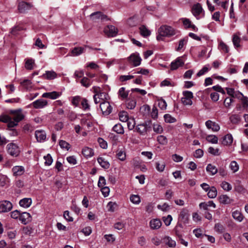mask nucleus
<instances>
[{
  "label": "nucleus",
  "mask_w": 248,
  "mask_h": 248,
  "mask_svg": "<svg viewBox=\"0 0 248 248\" xmlns=\"http://www.w3.org/2000/svg\"><path fill=\"white\" fill-rule=\"evenodd\" d=\"M47 105V101L46 100L40 99L33 102L30 106L36 109H40L44 108Z\"/></svg>",
  "instance_id": "14"
},
{
  "label": "nucleus",
  "mask_w": 248,
  "mask_h": 248,
  "mask_svg": "<svg viewBox=\"0 0 248 248\" xmlns=\"http://www.w3.org/2000/svg\"><path fill=\"white\" fill-rule=\"evenodd\" d=\"M151 115L154 119H156L158 118V109L155 106H154L152 108Z\"/></svg>",
  "instance_id": "57"
},
{
  "label": "nucleus",
  "mask_w": 248,
  "mask_h": 248,
  "mask_svg": "<svg viewBox=\"0 0 248 248\" xmlns=\"http://www.w3.org/2000/svg\"><path fill=\"white\" fill-rule=\"evenodd\" d=\"M220 202L223 204H230L232 202V200L226 195H222L219 197Z\"/></svg>",
  "instance_id": "35"
},
{
  "label": "nucleus",
  "mask_w": 248,
  "mask_h": 248,
  "mask_svg": "<svg viewBox=\"0 0 248 248\" xmlns=\"http://www.w3.org/2000/svg\"><path fill=\"white\" fill-rule=\"evenodd\" d=\"M148 127L146 123L138 124L136 126L134 131L140 135H145L147 132Z\"/></svg>",
  "instance_id": "13"
},
{
  "label": "nucleus",
  "mask_w": 248,
  "mask_h": 248,
  "mask_svg": "<svg viewBox=\"0 0 248 248\" xmlns=\"http://www.w3.org/2000/svg\"><path fill=\"white\" fill-rule=\"evenodd\" d=\"M240 38L239 36L237 34H234L232 38V42L235 47L240 46Z\"/></svg>",
  "instance_id": "45"
},
{
  "label": "nucleus",
  "mask_w": 248,
  "mask_h": 248,
  "mask_svg": "<svg viewBox=\"0 0 248 248\" xmlns=\"http://www.w3.org/2000/svg\"><path fill=\"white\" fill-rule=\"evenodd\" d=\"M215 229L216 231L219 233H222L224 231V226L220 223H217L215 224Z\"/></svg>",
  "instance_id": "62"
},
{
  "label": "nucleus",
  "mask_w": 248,
  "mask_h": 248,
  "mask_svg": "<svg viewBox=\"0 0 248 248\" xmlns=\"http://www.w3.org/2000/svg\"><path fill=\"white\" fill-rule=\"evenodd\" d=\"M150 227L152 230H157L159 229L161 225V220L157 218L152 219L150 221Z\"/></svg>",
  "instance_id": "18"
},
{
  "label": "nucleus",
  "mask_w": 248,
  "mask_h": 248,
  "mask_svg": "<svg viewBox=\"0 0 248 248\" xmlns=\"http://www.w3.org/2000/svg\"><path fill=\"white\" fill-rule=\"evenodd\" d=\"M206 140L212 143L216 144L217 143V137L214 135H209L206 137Z\"/></svg>",
  "instance_id": "51"
},
{
  "label": "nucleus",
  "mask_w": 248,
  "mask_h": 248,
  "mask_svg": "<svg viewBox=\"0 0 248 248\" xmlns=\"http://www.w3.org/2000/svg\"><path fill=\"white\" fill-rule=\"evenodd\" d=\"M31 203L32 200L31 198H24L19 202L20 206L24 208L29 207L31 205Z\"/></svg>",
  "instance_id": "27"
},
{
  "label": "nucleus",
  "mask_w": 248,
  "mask_h": 248,
  "mask_svg": "<svg viewBox=\"0 0 248 248\" xmlns=\"http://www.w3.org/2000/svg\"><path fill=\"white\" fill-rule=\"evenodd\" d=\"M164 241L166 245L170 248H174L176 246V242L169 236L164 238Z\"/></svg>",
  "instance_id": "36"
},
{
  "label": "nucleus",
  "mask_w": 248,
  "mask_h": 248,
  "mask_svg": "<svg viewBox=\"0 0 248 248\" xmlns=\"http://www.w3.org/2000/svg\"><path fill=\"white\" fill-rule=\"evenodd\" d=\"M128 60L131 64L136 67L140 64L141 59L140 57L139 54L135 53L132 54L128 58Z\"/></svg>",
  "instance_id": "6"
},
{
  "label": "nucleus",
  "mask_w": 248,
  "mask_h": 248,
  "mask_svg": "<svg viewBox=\"0 0 248 248\" xmlns=\"http://www.w3.org/2000/svg\"><path fill=\"white\" fill-rule=\"evenodd\" d=\"M31 7L30 3L24 1H21L19 2L18 5V9L19 12L21 13L26 12Z\"/></svg>",
  "instance_id": "16"
},
{
  "label": "nucleus",
  "mask_w": 248,
  "mask_h": 248,
  "mask_svg": "<svg viewBox=\"0 0 248 248\" xmlns=\"http://www.w3.org/2000/svg\"><path fill=\"white\" fill-rule=\"evenodd\" d=\"M220 49L225 53H228L229 49L228 46L223 42H221L219 44Z\"/></svg>",
  "instance_id": "64"
},
{
  "label": "nucleus",
  "mask_w": 248,
  "mask_h": 248,
  "mask_svg": "<svg viewBox=\"0 0 248 248\" xmlns=\"http://www.w3.org/2000/svg\"><path fill=\"white\" fill-rule=\"evenodd\" d=\"M59 145L62 149H64L68 151L71 148V146L69 143L63 140H61L59 141Z\"/></svg>",
  "instance_id": "43"
},
{
  "label": "nucleus",
  "mask_w": 248,
  "mask_h": 248,
  "mask_svg": "<svg viewBox=\"0 0 248 248\" xmlns=\"http://www.w3.org/2000/svg\"><path fill=\"white\" fill-rule=\"evenodd\" d=\"M233 141V138L231 134H228L225 135L222 140V143L224 145H231Z\"/></svg>",
  "instance_id": "30"
},
{
  "label": "nucleus",
  "mask_w": 248,
  "mask_h": 248,
  "mask_svg": "<svg viewBox=\"0 0 248 248\" xmlns=\"http://www.w3.org/2000/svg\"><path fill=\"white\" fill-rule=\"evenodd\" d=\"M230 168L233 172H236L239 170V166L235 161H232L231 162Z\"/></svg>",
  "instance_id": "47"
},
{
  "label": "nucleus",
  "mask_w": 248,
  "mask_h": 248,
  "mask_svg": "<svg viewBox=\"0 0 248 248\" xmlns=\"http://www.w3.org/2000/svg\"><path fill=\"white\" fill-rule=\"evenodd\" d=\"M57 76V73L54 71H46L43 77L45 79L52 80L56 78Z\"/></svg>",
  "instance_id": "24"
},
{
  "label": "nucleus",
  "mask_w": 248,
  "mask_h": 248,
  "mask_svg": "<svg viewBox=\"0 0 248 248\" xmlns=\"http://www.w3.org/2000/svg\"><path fill=\"white\" fill-rule=\"evenodd\" d=\"M44 158L45 160V165L50 166L52 164L53 159L50 154H48L44 156Z\"/></svg>",
  "instance_id": "52"
},
{
  "label": "nucleus",
  "mask_w": 248,
  "mask_h": 248,
  "mask_svg": "<svg viewBox=\"0 0 248 248\" xmlns=\"http://www.w3.org/2000/svg\"><path fill=\"white\" fill-rule=\"evenodd\" d=\"M116 155L117 158L121 161H124L126 158V153L124 149H118Z\"/></svg>",
  "instance_id": "31"
},
{
  "label": "nucleus",
  "mask_w": 248,
  "mask_h": 248,
  "mask_svg": "<svg viewBox=\"0 0 248 248\" xmlns=\"http://www.w3.org/2000/svg\"><path fill=\"white\" fill-rule=\"evenodd\" d=\"M119 116L120 120L123 122H126L130 118L128 113L124 111L120 112L119 114Z\"/></svg>",
  "instance_id": "38"
},
{
  "label": "nucleus",
  "mask_w": 248,
  "mask_h": 248,
  "mask_svg": "<svg viewBox=\"0 0 248 248\" xmlns=\"http://www.w3.org/2000/svg\"><path fill=\"white\" fill-rule=\"evenodd\" d=\"M118 94L120 99L124 100L127 98L129 91L126 90L124 87H121L119 89Z\"/></svg>",
  "instance_id": "23"
},
{
  "label": "nucleus",
  "mask_w": 248,
  "mask_h": 248,
  "mask_svg": "<svg viewBox=\"0 0 248 248\" xmlns=\"http://www.w3.org/2000/svg\"><path fill=\"white\" fill-rule=\"evenodd\" d=\"M19 220L23 224H26L31 221V217L29 213L23 212L21 213Z\"/></svg>",
  "instance_id": "19"
},
{
  "label": "nucleus",
  "mask_w": 248,
  "mask_h": 248,
  "mask_svg": "<svg viewBox=\"0 0 248 248\" xmlns=\"http://www.w3.org/2000/svg\"><path fill=\"white\" fill-rule=\"evenodd\" d=\"M12 171L14 176L18 177L23 175L25 170L23 166H16L13 167Z\"/></svg>",
  "instance_id": "15"
},
{
  "label": "nucleus",
  "mask_w": 248,
  "mask_h": 248,
  "mask_svg": "<svg viewBox=\"0 0 248 248\" xmlns=\"http://www.w3.org/2000/svg\"><path fill=\"white\" fill-rule=\"evenodd\" d=\"M221 187L226 191H229L232 188V186L229 183L226 181H223L221 184Z\"/></svg>",
  "instance_id": "49"
},
{
  "label": "nucleus",
  "mask_w": 248,
  "mask_h": 248,
  "mask_svg": "<svg viewBox=\"0 0 248 248\" xmlns=\"http://www.w3.org/2000/svg\"><path fill=\"white\" fill-rule=\"evenodd\" d=\"M8 153L12 156H17L19 154L18 147L15 143H10L7 145Z\"/></svg>",
  "instance_id": "7"
},
{
  "label": "nucleus",
  "mask_w": 248,
  "mask_h": 248,
  "mask_svg": "<svg viewBox=\"0 0 248 248\" xmlns=\"http://www.w3.org/2000/svg\"><path fill=\"white\" fill-rule=\"evenodd\" d=\"M112 130L117 134H123L124 133V127L120 124H116L113 127Z\"/></svg>",
  "instance_id": "34"
},
{
  "label": "nucleus",
  "mask_w": 248,
  "mask_h": 248,
  "mask_svg": "<svg viewBox=\"0 0 248 248\" xmlns=\"http://www.w3.org/2000/svg\"><path fill=\"white\" fill-rule=\"evenodd\" d=\"M183 25L185 26V28L188 29L190 28V26H191V21L188 18H183L181 19Z\"/></svg>",
  "instance_id": "59"
},
{
  "label": "nucleus",
  "mask_w": 248,
  "mask_h": 248,
  "mask_svg": "<svg viewBox=\"0 0 248 248\" xmlns=\"http://www.w3.org/2000/svg\"><path fill=\"white\" fill-rule=\"evenodd\" d=\"M206 170V171L212 175H214L217 172V168L211 164L207 165Z\"/></svg>",
  "instance_id": "32"
},
{
  "label": "nucleus",
  "mask_w": 248,
  "mask_h": 248,
  "mask_svg": "<svg viewBox=\"0 0 248 248\" xmlns=\"http://www.w3.org/2000/svg\"><path fill=\"white\" fill-rule=\"evenodd\" d=\"M233 218L238 222H241L244 218V216L240 211L238 210H235L232 212Z\"/></svg>",
  "instance_id": "25"
},
{
  "label": "nucleus",
  "mask_w": 248,
  "mask_h": 248,
  "mask_svg": "<svg viewBox=\"0 0 248 248\" xmlns=\"http://www.w3.org/2000/svg\"><path fill=\"white\" fill-rule=\"evenodd\" d=\"M172 220V217L171 215H169L166 217H163V220L166 226H169Z\"/></svg>",
  "instance_id": "61"
},
{
  "label": "nucleus",
  "mask_w": 248,
  "mask_h": 248,
  "mask_svg": "<svg viewBox=\"0 0 248 248\" xmlns=\"http://www.w3.org/2000/svg\"><path fill=\"white\" fill-rule=\"evenodd\" d=\"M192 13L197 19L204 16V11L202 5L198 3L194 4L192 8Z\"/></svg>",
  "instance_id": "3"
},
{
  "label": "nucleus",
  "mask_w": 248,
  "mask_h": 248,
  "mask_svg": "<svg viewBox=\"0 0 248 248\" xmlns=\"http://www.w3.org/2000/svg\"><path fill=\"white\" fill-rule=\"evenodd\" d=\"M158 32L159 35L157 36V39L160 40L162 37H171L175 35L178 31L170 26L163 25L159 28Z\"/></svg>",
  "instance_id": "1"
},
{
  "label": "nucleus",
  "mask_w": 248,
  "mask_h": 248,
  "mask_svg": "<svg viewBox=\"0 0 248 248\" xmlns=\"http://www.w3.org/2000/svg\"><path fill=\"white\" fill-rule=\"evenodd\" d=\"M157 106L161 110H164L167 108V104L164 99H160L157 100Z\"/></svg>",
  "instance_id": "42"
},
{
  "label": "nucleus",
  "mask_w": 248,
  "mask_h": 248,
  "mask_svg": "<svg viewBox=\"0 0 248 248\" xmlns=\"http://www.w3.org/2000/svg\"><path fill=\"white\" fill-rule=\"evenodd\" d=\"M127 23L131 27L135 26L138 23L137 19L135 17H130L127 20Z\"/></svg>",
  "instance_id": "53"
},
{
  "label": "nucleus",
  "mask_w": 248,
  "mask_h": 248,
  "mask_svg": "<svg viewBox=\"0 0 248 248\" xmlns=\"http://www.w3.org/2000/svg\"><path fill=\"white\" fill-rule=\"evenodd\" d=\"M104 31L105 33L108 36H115L118 32L117 29L112 25H108L104 28Z\"/></svg>",
  "instance_id": "12"
},
{
  "label": "nucleus",
  "mask_w": 248,
  "mask_h": 248,
  "mask_svg": "<svg viewBox=\"0 0 248 248\" xmlns=\"http://www.w3.org/2000/svg\"><path fill=\"white\" fill-rule=\"evenodd\" d=\"M117 204L115 202H109L107 204V208L108 211L114 212Z\"/></svg>",
  "instance_id": "60"
},
{
  "label": "nucleus",
  "mask_w": 248,
  "mask_h": 248,
  "mask_svg": "<svg viewBox=\"0 0 248 248\" xmlns=\"http://www.w3.org/2000/svg\"><path fill=\"white\" fill-rule=\"evenodd\" d=\"M207 195L210 198H214L217 196V190L214 186H212L208 190Z\"/></svg>",
  "instance_id": "39"
},
{
  "label": "nucleus",
  "mask_w": 248,
  "mask_h": 248,
  "mask_svg": "<svg viewBox=\"0 0 248 248\" xmlns=\"http://www.w3.org/2000/svg\"><path fill=\"white\" fill-rule=\"evenodd\" d=\"M21 84L27 89H29L31 87V82L29 79L24 80L21 82Z\"/></svg>",
  "instance_id": "58"
},
{
  "label": "nucleus",
  "mask_w": 248,
  "mask_h": 248,
  "mask_svg": "<svg viewBox=\"0 0 248 248\" xmlns=\"http://www.w3.org/2000/svg\"><path fill=\"white\" fill-rule=\"evenodd\" d=\"M240 119V116L238 114H233L230 118L231 122L234 124H238Z\"/></svg>",
  "instance_id": "46"
},
{
  "label": "nucleus",
  "mask_w": 248,
  "mask_h": 248,
  "mask_svg": "<svg viewBox=\"0 0 248 248\" xmlns=\"http://www.w3.org/2000/svg\"><path fill=\"white\" fill-rule=\"evenodd\" d=\"M97 161L99 165L104 169H108L109 168L110 164L108 161L102 157H99L97 158Z\"/></svg>",
  "instance_id": "28"
},
{
  "label": "nucleus",
  "mask_w": 248,
  "mask_h": 248,
  "mask_svg": "<svg viewBox=\"0 0 248 248\" xmlns=\"http://www.w3.org/2000/svg\"><path fill=\"white\" fill-rule=\"evenodd\" d=\"M100 108L102 114L104 115H108L112 110V107L108 101L102 102L100 104Z\"/></svg>",
  "instance_id": "8"
},
{
  "label": "nucleus",
  "mask_w": 248,
  "mask_h": 248,
  "mask_svg": "<svg viewBox=\"0 0 248 248\" xmlns=\"http://www.w3.org/2000/svg\"><path fill=\"white\" fill-rule=\"evenodd\" d=\"M34 63V61L33 60H32L31 59H27V60H26L25 67L27 69L31 70L33 68Z\"/></svg>",
  "instance_id": "40"
},
{
  "label": "nucleus",
  "mask_w": 248,
  "mask_h": 248,
  "mask_svg": "<svg viewBox=\"0 0 248 248\" xmlns=\"http://www.w3.org/2000/svg\"><path fill=\"white\" fill-rule=\"evenodd\" d=\"M91 19L94 22L103 21L107 19V16L104 15L101 12H96L90 15Z\"/></svg>",
  "instance_id": "9"
},
{
  "label": "nucleus",
  "mask_w": 248,
  "mask_h": 248,
  "mask_svg": "<svg viewBox=\"0 0 248 248\" xmlns=\"http://www.w3.org/2000/svg\"><path fill=\"white\" fill-rule=\"evenodd\" d=\"M130 201L135 204H138L140 202V197L138 195H132L130 198Z\"/></svg>",
  "instance_id": "44"
},
{
  "label": "nucleus",
  "mask_w": 248,
  "mask_h": 248,
  "mask_svg": "<svg viewBox=\"0 0 248 248\" xmlns=\"http://www.w3.org/2000/svg\"><path fill=\"white\" fill-rule=\"evenodd\" d=\"M212 207L213 208L216 207L215 203L212 201L207 202H202L200 203L199 207L201 209H203L205 211H208L209 207Z\"/></svg>",
  "instance_id": "17"
},
{
  "label": "nucleus",
  "mask_w": 248,
  "mask_h": 248,
  "mask_svg": "<svg viewBox=\"0 0 248 248\" xmlns=\"http://www.w3.org/2000/svg\"><path fill=\"white\" fill-rule=\"evenodd\" d=\"M82 153L86 158L91 157L93 155V150L88 147H84L82 149Z\"/></svg>",
  "instance_id": "26"
},
{
  "label": "nucleus",
  "mask_w": 248,
  "mask_h": 248,
  "mask_svg": "<svg viewBox=\"0 0 248 248\" xmlns=\"http://www.w3.org/2000/svg\"><path fill=\"white\" fill-rule=\"evenodd\" d=\"M21 213L17 210L12 211L11 213V217L14 219H18L20 217Z\"/></svg>",
  "instance_id": "63"
},
{
  "label": "nucleus",
  "mask_w": 248,
  "mask_h": 248,
  "mask_svg": "<svg viewBox=\"0 0 248 248\" xmlns=\"http://www.w3.org/2000/svg\"><path fill=\"white\" fill-rule=\"evenodd\" d=\"M35 136L36 140L38 142H43L45 141L46 139V134L43 130H36L35 132Z\"/></svg>",
  "instance_id": "20"
},
{
  "label": "nucleus",
  "mask_w": 248,
  "mask_h": 248,
  "mask_svg": "<svg viewBox=\"0 0 248 248\" xmlns=\"http://www.w3.org/2000/svg\"><path fill=\"white\" fill-rule=\"evenodd\" d=\"M184 97L182 98V103L185 105L190 106L192 104V99L193 98V93L188 91H184L183 92Z\"/></svg>",
  "instance_id": "4"
},
{
  "label": "nucleus",
  "mask_w": 248,
  "mask_h": 248,
  "mask_svg": "<svg viewBox=\"0 0 248 248\" xmlns=\"http://www.w3.org/2000/svg\"><path fill=\"white\" fill-rule=\"evenodd\" d=\"M82 86L85 87H88L91 85V80L86 77H84L80 81Z\"/></svg>",
  "instance_id": "54"
},
{
  "label": "nucleus",
  "mask_w": 248,
  "mask_h": 248,
  "mask_svg": "<svg viewBox=\"0 0 248 248\" xmlns=\"http://www.w3.org/2000/svg\"><path fill=\"white\" fill-rule=\"evenodd\" d=\"M153 130L156 133L160 134L163 132V129L161 125H160L159 124H153Z\"/></svg>",
  "instance_id": "50"
},
{
  "label": "nucleus",
  "mask_w": 248,
  "mask_h": 248,
  "mask_svg": "<svg viewBox=\"0 0 248 248\" xmlns=\"http://www.w3.org/2000/svg\"><path fill=\"white\" fill-rule=\"evenodd\" d=\"M184 56L179 57L175 60L172 62L170 64V69L171 70H175L179 67L183 66L184 64L185 61L183 60Z\"/></svg>",
  "instance_id": "11"
},
{
  "label": "nucleus",
  "mask_w": 248,
  "mask_h": 248,
  "mask_svg": "<svg viewBox=\"0 0 248 248\" xmlns=\"http://www.w3.org/2000/svg\"><path fill=\"white\" fill-rule=\"evenodd\" d=\"M84 52V48L79 47H75L71 51L72 55L74 56H77L79 55L82 54Z\"/></svg>",
  "instance_id": "41"
},
{
  "label": "nucleus",
  "mask_w": 248,
  "mask_h": 248,
  "mask_svg": "<svg viewBox=\"0 0 248 248\" xmlns=\"http://www.w3.org/2000/svg\"><path fill=\"white\" fill-rule=\"evenodd\" d=\"M127 122V128L129 130L135 128L136 122L133 118L130 117Z\"/></svg>",
  "instance_id": "37"
},
{
  "label": "nucleus",
  "mask_w": 248,
  "mask_h": 248,
  "mask_svg": "<svg viewBox=\"0 0 248 248\" xmlns=\"http://www.w3.org/2000/svg\"><path fill=\"white\" fill-rule=\"evenodd\" d=\"M157 141L162 145H166L168 143V140L166 137L163 135H160L157 137Z\"/></svg>",
  "instance_id": "55"
},
{
  "label": "nucleus",
  "mask_w": 248,
  "mask_h": 248,
  "mask_svg": "<svg viewBox=\"0 0 248 248\" xmlns=\"http://www.w3.org/2000/svg\"><path fill=\"white\" fill-rule=\"evenodd\" d=\"M165 121L166 123H173L176 122V120L169 114H165L164 116Z\"/></svg>",
  "instance_id": "48"
},
{
  "label": "nucleus",
  "mask_w": 248,
  "mask_h": 248,
  "mask_svg": "<svg viewBox=\"0 0 248 248\" xmlns=\"http://www.w3.org/2000/svg\"><path fill=\"white\" fill-rule=\"evenodd\" d=\"M9 113L13 115V120L18 123L22 121L24 118V115L22 113V110L21 109L10 110Z\"/></svg>",
  "instance_id": "10"
},
{
  "label": "nucleus",
  "mask_w": 248,
  "mask_h": 248,
  "mask_svg": "<svg viewBox=\"0 0 248 248\" xmlns=\"http://www.w3.org/2000/svg\"><path fill=\"white\" fill-rule=\"evenodd\" d=\"M187 40V39L185 38L181 39L179 42V45L176 48V50L178 51H181L184 45L186 44Z\"/></svg>",
  "instance_id": "56"
},
{
  "label": "nucleus",
  "mask_w": 248,
  "mask_h": 248,
  "mask_svg": "<svg viewBox=\"0 0 248 248\" xmlns=\"http://www.w3.org/2000/svg\"><path fill=\"white\" fill-rule=\"evenodd\" d=\"M99 98L100 103L104 101H108L109 98L108 94L105 92H101V93L94 94L93 95V99L94 102H97L96 98Z\"/></svg>",
  "instance_id": "22"
},
{
  "label": "nucleus",
  "mask_w": 248,
  "mask_h": 248,
  "mask_svg": "<svg viewBox=\"0 0 248 248\" xmlns=\"http://www.w3.org/2000/svg\"><path fill=\"white\" fill-rule=\"evenodd\" d=\"M205 125L208 129H211L213 131H218L220 129L219 125L215 122L208 120L205 122Z\"/></svg>",
  "instance_id": "21"
},
{
  "label": "nucleus",
  "mask_w": 248,
  "mask_h": 248,
  "mask_svg": "<svg viewBox=\"0 0 248 248\" xmlns=\"http://www.w3.org/2000/svg\"><path fill=\"white\" fill-rule=\"evenodd\" d=\"M140 33L144 37H148L151 34L150 30L144 25H141L139 28Z\"/></svg>",
  "instance_id": "29"
},
{
  "label": "nucleus",
  "mask_w": 248,
  "mask_h": 248,
  "mask_svg": "<svg viewBox=\"0 0 248 248\" xmlns=\"http://www.w3.org/2000/svg\"><path fill=\"white\" fill-rule=\"evenodd\" d=\"M136 104V101L135 99L129 98L126 102V106L127 108L132 109L135 108Z\"/></svg>",
  "instance_id": "33"
},
{
  "label": "nucleus",
  "mask_w": 248,
  "mask_h": 248,
  "mask_svg": "<svg viewBox=\"0 0 248 248\" xmlns=\"http://www.w3.org/2000/svg\"><path fill=\"white\" fill-rule=\"evenodd\" d=\"M13 208V204L9 201L3 200L0 201V213H7Z\"/></svg>",
  "instance_id": "5"
},
{
  "label": "nucleus",
  "mask_w": 248,
  "mask_h": 248,
  "mask_svg": "<svg viewBox=\"0 0 248 248\" xmlns=\"http://www.w3.org/2000/svg\"><path fill=\"white\" fill-rule=\"evenodd\" d=\"M189 216L188 210L186 208H183L180 213L178 217V222L176 227H180V228H183L182 224H187L188 223Z\"/></svg>",
  "instance_id": "2"
}]
</instances>
